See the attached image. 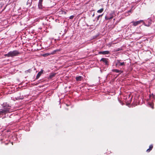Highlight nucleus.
Wrapping results in <instances>:
<instances>
[{"label":"nucleus","instance_id":"12","mask_svg":"<svg viewBox=\"0 0 155 155\" xmlns=\"http://www.w3.org/2000/svg\"><path fill=\"white\" fill-rule=\"evenodd\" d=\"M149 105L150 107L152 108L153 109V103H149Z\"/></svg>","mask_w":155,"mask_h":155},{"label":"nucleus","instance_id":"4","mask_svg":"<svg viewBox=\"0 0 155 155\" xmlns=\"http://www.w3.org/2000/svg\"><path fill=\"white\" fill-rule=\"evenodd\" d=\"M142 22H143V21L140 20L136 21H132V23H133V25L134 26H136L140 24Z\"/></svg>","mask_w":155,"mask_h":155},{"label":"nucleus","instance_id":"13","mask_svg":"<svg viewBox=\"0 0 155 155\" xmlns=\"http://www.w3.org/2000/svg\"><path fill=\"white\" fill-rule=\"evenodd\" d=\"M99 54H107V51H100L99 52Z\"/></svg>","mask_w":155,"mask_h":155},{"label":"nucleus","instance_id":"21","mask_svg":"<svg viewBox=\"0 0 155 155\" xmlns=\"http://www.w3.org/2000/svg\"><path fill=\"white\" fill-rule=\"evenodd\" d=\"M107 18V16H105V18Z\"/></svg>","mask_w":155,"mask_h":155},{"label":"nucleus","instance_id":"17","mask_svg":"<svg viewBox=\"0 0 155 155\" xmlns=\"http://www.w3.org/2000/svg\"><path fill=\"white\" fill-rule=\"evenodd\" d=\"M74 17V16L73 15H71V16H70V19H72Z\"/></svg>","mask_w":155,"mask_h":155},{"label":"nucleus","instance_id":"15","mask_svg":"<svg viewBox=\"0 0 155 155\" xmlns=\"http://www.w3.org/2000/svg\"><path fill=\"white\" fill-rule=\"evenodd\" d=\"M103 11V9L102 8L99 10H98L97 11V12L101 13Z\"/></svg>","mask_w":155,"mask_h":155},{"label":"nucleus","instance_id":"16","mask_svg":"<svg viewBox=\"0 0 155 155\" xmlns=\"http://www.w3.org/2000/svg\"><path fill=\"white\" fill-rule=\"evenodd\" d=\"M59 51V50H58V49L56 50H54V51H53L52 52V53L51 54H54L56 52L58 51Z\"/></svg>","mask_w":155,"mask_h":155},{"label":"nucleus","instance_id":"20","mask_svg":"<svg viewBox=\"0 0 155 155\" xmlns=\"http://www.w3.org/2000/svg\"><path fill=\"white\" fill-rule=\"evenodd\" d=\"M107 54H108V53H109V51H107Z\"/></svg>","mask_w":155,"mask_h":155},{"label":"nucleus","instance_id":"19","mask_svg":"<svg viewBox=\"0 0 155 155\" xmlns=\"http://www.w3.org/2000/svg\"><path fill=\"white\" fill-rule=\"evenodd\" d=\"M131 12V10H130L128 11V12Z\"/></svg>","mask_w":155,"mask_h":155},{"label":"nucleus","instance_id":"9","mask_svg":"<svg viewBox=\"0 0 155 155\" xmlns=\"http://www.w3.org/2000/svg\"><path fill=\"white\" fill-rule=\"evenodd\" d=\"M101 61H103L106 65L107 64V60L106 58H102L101 59Z\"/></svg>","mask_w":155,"mask_h":155},{"label":"nucleus","instance_id":"8","mask_svg":"<svg viewBox=\"0 0 155 155\" xmlns=\"http://www.w3.org/2000/svg\"><path fill=\"white\" fill-rule=\"evenodd\" d=\"M42 73V71H40L38 73V74L36 76V78L37 79H38V78L40 77V76L41 75Z\"/></svg>","mask_w":155,"mask_h":155},{"label":"nucleus","instance_id":"5","mask_svg":"<svg viewBox=\"0 0 155 155\" xmlns=\"http://www.w3.org/2000/svg\"><path fill=\"white\" fill-rule=\"evenodd\" d=\"M112 71L113 72H115L117 73H119V74H118V75H119L120 74L123 73V71L119 70L117 69H113L112 70Z\"/></svg>","mask_w":155,"mask_h":155},{"label":"nucleus","instance_id":"11","mask_svg":"<svg viewBox=\"0 0 155 155\" xmlns=\"http://www.w3.org/2000/svg\"><path fill=\"white\" fill-rule=\"evenodd\" d=\"M43 0H39L38 5L39 7L40 8V7H41L42 6V2Z\"/></svg>","mask_w":155,"mask_h":155},{"label":"nucleus","instance_id":"3","mask_svg":"<svg viewBox=\"0 0 155 155\" xmlns=\"http://www.w3.org/2000/svg\"><path fill=\"white\" fill-rule=\"evenodd\" d=\"M125 65V63L124 62H120L119 60H117L115 64L116 67L117 68H119L120 66H124Z\"/></svg>","mask_w":155,"mask_h":155},{"label":"nucleus","instance_id":"18","mask_svg":"<svg viewBox=\"0 0 155 155\" xmlns=\"http://www.w3.org/2000/svg\"><path fill=\"white\" fill-rule=\"evenodd\" d=\"M112 18V17H111V18H108L107 17V19H110V18Z\"/></svg>","mask_w":155,"mask_h":155},{"label":"nucleus","instance_id":"7","mask_svg":"<svg viewBox=\"0 0 155 155\" xmlns=\"http://www.w3.org/2000/svg\"><path fill=\"white\" fill-rule=\"evenodd\" d=\"M82 79V78L81 76H79L76 78V80L77 81H81Z\"/></svg>","mask_w":155,"mask_h":155},{"label":"nucleus","instance_id":"2","mask_svg":"<svg viewBox=\"0 0 155 155\" xmlns=\"http://www.w3.org/2000/svg\"><path fill=\"white\" fill-rule=\"evenodd\" d=\"M19 54V52L17 50H14L13 51H11L7 54L5 55V56L8 57H13L17 56Z\"/></svg>","mask_w":155,"mask_h":155},{"label":"nucleus","instance_id":"6","mask_svg":"<svg viewBox=\"0 0 155 155\" xmlns=\"http://www.w3.org/2000/svg\"><path fill=\"white\" fill-rule=\"evenodd\" d=\"M153 144H151L150 145L149 147V148L147 149V150L146 152L147 153H149L150 152V151L153 148Z\"/></svg>","mask_w":155,"mask_h":155},{"label":"nucleus","instance_id":"1","mask_svg":"<svg viewBox=\"0 0 155 155\" xmlns=\"http://www.w3.org/2000/svg\"><path fill=\"white\" fill-rule=\"evenodd\" d=\"M2 107L0 110V115L6 114L7 113L12 111L11 107L7 103H3Z\"/></svg>","mask_w":155,"mask_h":155},{"label":"nucleus","instance_id":"10","mask_svg":"<svg viewBox=\"0 0 155 155\" xmlns=\"http://www.w3.org/2000/svg\"><path fill=\"white\" fill-rule=\"evenodd\" d=\"M55 75H56V73H51L50 75L49 78H52L53 77H54L55 76Z\"/></svg>","mask_w":155,"mask_h":155},{"label":"nucleus","instance_id":"14","mask_svg":"<svg viewBox=\"0 0 155 155\" xmlns=\"http://www.w3.org/2000/svg\"><path fill=\"white\" fill-rule=\"evenodd\" d=\"M60 12L61 14H66V12L65 11L63 10H61V11Z\"/></svg>","mask_w":155,"mask_h":155}]
</instances>
